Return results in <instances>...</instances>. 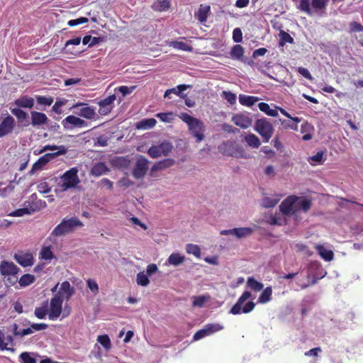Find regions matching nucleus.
<instances>
[{"mask_svg":"<svg viewBox=\"0 0 363 363\" xmlns=\"http://www.w3.org/2000/svg\"><path fill=\"white\" fill-rule=\"evenodd\" d=\"M78 169L72 167L66 171L58 179L56 191L64 192L69 189H73L80 182L78 177Z\"/></svg>","mask_w":363,"mask_h":363,"instance_id":"1","label":"nucleus"},{"mask_svg":"<svg viewBox=\"0 0 363 363\" xmlns=\"http://www.w3.org/2000/svg\"><path fill=\"white\" fill-rule=\"evenodd\" d=\"M251 297V292L249 291H245L239 297L237 302L231 308L230 313L233 315H238L241 313H248L252 311L255 308V303L252 301L246 303V304L242 308L243 303Z\"/></svg>","mask_w":363,"mask_h":363,"instance_id":"2","label":"nucleus"},{"mask_svg":"<svg viewBox=\"0 0 363 363\" xmlns=\"http://www.w3.org/2000/svg\"><path fill=\"white\" fill-rule=\"evenodd\" d=\"M83 223L77 217H72L69 219L64 218L52 230V235L62 236L74 230L76 227H81Z\"/></svg>","mask_w":363,"mask_h":363,"instance_id":"3","label":"nucleus"},{"mask_svg":"<svg viewBox=\"0 0 363 363\" xmlns=\"http://www.w3.org/2000/svg\"><path fill=\"white\" fill-rule=\"evenodd\" d=\"M254 129L263 138L264 143H268L274 133V127L267 118L257 119L255 121Z\"/></svg>","mask_w":363,"mask_h":363,"instance_id":"4","label":"nucleus"},{"mask_svg":"<svg viewBox=\"0 0 363 363\" xmlns=\"http://www.w3.org/2000/svg\"><path fill=\"white\" fill-rule=\"evenodd\" d=\"M63 296L61 291H58L50 300V308L48 309V318L50 320H57L61 315L62 311Z\"/></svg>","mask_w":363,"mask_h":363,"instance_id":"5","label":"nucleus"},{"mask_svg":"<svg viewBox=\"0 0 363 363\" xmlns=\"http://www.w3.org/2000/svg\"><path fill=\"white\" fill-rule=\"evenodd\" d=\"M60 151H57L53 153H46L44 155L41 156L32 166V168L30 171V174H33L34 172L42 169L49 162H50L54 158L62 155L67 153V147H61Z\"/></svg>","mask_w":363,"mask_h":363,"instance_id":"6","label":"nucleus"},{"mask_svg":"<svg viewBox=\"0 0 363 363\" xmlns=\"http://www.w3.org/2000/svg\"><path fill=\"white\" fill-rule=\"evenodd\" d=\"M172 145L170 143L164 141L158 145H152L147 151V154L152 158H157L161 156H167L171 152Z\"/></svg>","mask_w":363,"mask_h":363,"instance_id":"7","label":"nucleus"},{"mask_svg":"<svg viewBox=\"0 0 363 363\" xmlns=\"http://www.w3.org/2000/svg\"><path fill=\"white\" fill-rule=\"evenodd\" d=\"M149 161L144 156L140 155L136 160L132 174L134 178L141 179L145 177L148 169Z\"/></svg>","mask_w":363,"mask_h":363,"instance_id":"8","label":"nucleus"},{"mask_svg":"<svg viewBox=\"0 0 363 363\" xmlns=\"http://www.w3.org/2000/svg\"><path fill=\"white\" fill-rule=\"evenodd\" d=\"M298 200L299 198L295 195L289 196L281 203L280 211L286 216L294 213L296 211L295 205Z\"/></svg>","mask_w":363,"mask_h":363,"instance_id":"9","label":"nucleus"},{"mask_svg":"<svg viewBox=\"0 0 363 363\" xmlns=\"http://www.w3.org/2000/svg\"><path fill=\"white\" fill-rule=\"evenodd\" d=\"M188 127L191 134L196 138L197 143H200L204 139L205 127L201 121L197 119Z\"/></svg>","mask_w":363,"mask_h":363,"instance_id":"10","label":"nucleus"},{"mask_svg":"<svg viewBox=\"0 0 363 363\" xmlns=\"http://www.w3.org/2000/svg\"><path fill=\"white\" fill-rule=\"evenodd\" d=\"M116 99V95L112 94L99 101V113L101 116H106L111 113L113 108V103Z\"/></svg>","mask_w":363,"mask_h":363,"instance_id":"11","label":"nucleus"},{"mask_svg":"<svg viewBox=\"0 0 363 363\" xmlns=\"http://www.w3.org/2000/svg\"><path fill=\"white\" fill-rule=\"evenodd\" d=\"M15 125V120L11 116L8 115L3 118L0 123V138L11 134L14 130Z\"/></svg>","mask_w":363,"mask_h":363,"instance_id":"12","label":"nucleus"},{"mask_svg":"<svg viewBox=\"0 0 363 363\" xmlns=\"http://www.w3.org/2000/svg\"><path fill=\"white\" fill-rule=\"evenodd\" d=\"M253 229L250 227L235 228L230 230H221L220 234L223 235H234L237 238L241 239L252 234Z\"/></svg>","mask_w":363,"mask_h":363,"instance_id":"13","label":"nucleus"},{"mask_svg":"<svg viewBox=\"0 0 363 363\" xmlns=\"http://www.w3.org/2000/svg\"><path fill=\"white\" fill-rule=\"evenodd\" d=\"M20 269L12 262L2 261L0 264V272L3 276L16 275Z\"/></svg>","mask_w":363,"mask_h":363,"instance_id":"14","label":"nucleus"},{"mask_svg":"<svg viewBox=\"0 0 363 363\" xmlns=\"http://www.w3.org/2000/svg\"><path fill=\"white\" fill-rule=\"evenodd\" d=\"M79 106H84L80 108L79 111L77 113L79 116L84 117L86 119H94L95 118L96 112L94 108L88 106L87 104L82 102H78L72 106V108H76Z\"/></svg>","mask_w":363,"mask_h":363,"instance_id":"15","label":"nucleus"},{"mask_svg":"<svg viewBox=\"0 0 363 363\" xmlns=\"http://www.w3.org/2000/svg\"><path fill=\"white\" fill-rule=\"evenodd\" d=\"M211 14V6L208 4H201L198 10L194 13V17L201 23L206 22Z\"/></svg>","mask_w":363,"mask_h":363,"instance_id":"16","label":"nucleus"},{"mask_svg":"<svg viewBox=\"0 0 363 363\" xmlns=\"http://www.w3.org/2000/svg\"><path fill=\"white\" fill-rule=\"evenodd\" d=\"M232 121L235 125L242 128L246 129L251 126L252 119L245 114H235L232 117Z\"/></svg>","mask_w":363,"mask_h":363,"instance_id":"17","label":"nucleus"},{"mask_svg":"<svg viewBox=\"0 0 363 363\" xmlns=\"http://www.w3.org/2000/svg\"><path fill=\"white\" fill-rule=\"evenodd\" d=\"M15 260L22 267H30L34 264V258L30 253L15 254Z\"/></svg>","mask_w":363,"mask_h":363,"instance_id":"18","label":"nucleus"},{"mask_svg":"<svg viewBox=\"0 0 363 363\" xmlns=\"http://www.w3.org/2000/svg\"><path fill=\"white\" fill-rule=\"evenodd\" d=\"M31 124L33 126H40L45 125L48 123V118L47 116L41 112L35 111L30 112Z\"/></svg>","mask_w":363,"mask_h":363,"instance_id":"19","label":"nucleus"},{"mask_svg":"<svg viewBox=\"0 0 363 363\" xmlns=\"http://www.w3.org/2000/svg\"><path fill=\"white\" fill-rule=\"evenodd\" d=\"M63 126L65 128H68L67 127V124H70V125H72L75 127H86L87 126V123L81 119L80 118H78L75 116H72V115H70V116H67L62 122Z\"/></svg>","mask_w":363,"mask_h":363,"instance_id":"20","label":"nucleus"},{"mask_svg":"<svg viewBox=\"0 0 363 363\" xmlns=\"http://www.w3.org/2000/svg\"><path fill=\"white\" fill-rule=\"evenodd\" d=\"M14 104L19 108H32L34 106V99L28 96H23L15 100Z\"/></svg>","mask_w":363,"mask_h":363,"instance_id":"21","label":"nucleus"},{"mask_svg":"<svg viewBox=\"0 0 363 363\" xmlns=\"http://www.w3.org/2000/svg\"><path fill=\"white\" fill-rule=\"evenodd\" d=\"M58 291H61V294L63 297L65 296L66 301H69L74 294V289L71 286L69 281H65L61 284Z\"/></svg>","mask_w":363,"mask_h":363,"instance_id":"22","label":"nucleus"},{"mask_svg":"<svg viewBox=\"0 0 363 363\" xmlns=\"http://www.w3.org/2000/svg\"><path fill=\"white\" fill-rule=\"evenodd\" d=\"M109 171L104 162H98L95 164L91 169V174L95 177L101 176Z\"/></svg>","mask_w":363,"mask_h":363,"instance_id":"23","label":"nucleus"},{"mask_svg":"<svg viewBox=\"0 0 363 363\" xmlns=\"http://www.w3.org/2000/svg\"><path fill=\"white\" fill-rule=\"evenodd\" d=\"M272 299V288L267 286L262 290L258 298V303L264 304L269 302Z\"/></svg>","mask_w":363,"mask_h":363,"instance_id":"24","label":"nucleus"},{"mask_svg":"<svg viewBox=\"0 0 363 363\" xmlns=\"http://www.w3.org/2000/svg\"><path fill=\"white\" fill-rule=\"evenodd\" d=\"M259 101V98L254 96H248L245 94H240L239 96V102L241 105L245 106H252L257 101Z\"/></svg>","mask_w":363,"mask_h":363,"instance_id":"25","label":"nucleus"},{"mask_svg":"<svg viewBox=\"0 0 363 363\" xmlns=\"http://www.w3.org/2000/svg\"><path fill=\"white\" fill-rule=\"evenodd\" d=\"M247 286L255 292H258L263 289L264 284L258 281L253 277H250L247 278Z\"/></svg>","mask_w":363,"mask_h":363,"instance_id":"26","label":"nucleus"},{"mask_svg":"<svg viewBox=\"0 0 363 363\" xmlns=\"http://www.w3.org/2000/svg\"><path fill=\"white\" fill-rule=\"evenodd\" d=\"M316 250L320 256L325 261L330 262L334 257L333 252L330 250L325 249L323 245H317Z\"/></svg>","mask_w":363,"mask_h":363,"instance_id":"27","label":"nucleus"},{"mask_svg":"<svg viewBox=\"0 0 363 363\" xmlns=\"http://www.w3.org/2000/svg\"><path fill=\"white\" fill-rule=\"evenodd\" d=\"M244 139L247 144L252 148H258L261 145L259 138L253 133L246 135Z\"/></svg>","mask_w":363,"mask_h":363,"instance_id":"28","label":"nucleus"},{"mask_svg":"<svg viewBox=\"0 0 363 363\" xmlns=\"http://www.w3.org/2000/svg\"><path fill=\"white\" fill-rule=\"evenodd\" d=\"M48 302L44 301L41 306L37 307L35 309L34 314L39 319H43L46 315L48 314Z\"/></svg>","mask_w":363,"mask_h":363,"instance_id":"29","label":"nucleus"},{"mask_svg":"<svg viewBox=\"0 0 363 363\" xmlns=\"http://www.w3.org/2000/svg\"><path fill=\"white\" fill-rule=\"evenodd\" d=\"M329 0H311V11L315 12L324 11Z\"/></svg>","mask_w":363,"mask_h":363,"instance_id":"30","label":"nucleus"},{"mask_svg":"<svg viewBox=\"0 0 363 363\" xmlns=\"http://www.w3.org/2000/svg\"><path fill=\"white\" fill-rule=\"evenodd\" d=\"M258 107L261 111L269 116L277 117L278 116L277 110L270 108L269 105L265 102H260Z\"/></svg>","mask_w":363,"mask_h":363,"instance_id":"31","label":"nucleus"},{"mask_svg":"<svg viewBox=\"0 0 363 363\" xmlns=\"http://www.w3.org/2000/svg\"><path fill=\"white\" fill-rule=\"evenodd\" d=\"M230 155L238 158H247L249 157L245 149L238 144H235L233 151Z\"/></svg>","mask_w":363,"mask_h":363,"instance_id":"32","label":"nucleus"},{"mask_svg":"<svg viewBox=\"0 0 363 363\" xmlns=\"http://www.w3.org/2000/svg\"><path fill=\"white\" fill-rule=\"evenodd\" d=\"M35 280V276L30 274H23L18 280V284L21 287H26L33 284Z\"/></svg>","mask_w":363,"mask_h":363,"instance_id":"33","label":"nucleus"},{"mask_svg":"<svg viewBox=\"0 0 363 363\" xmlns=\"http://www.w3.org/2000/svg\"><path fill=\"white\" fill-rule=\"evenodd\" d=\"M169 6V0H157V1L152 6V8L159 11H164L167 10Z\"/></svg>","mask_w":363,"mask_h":363,"instance_id":"34","label":"nucleus"},{"mask_svg":"<svg viewBox=\"0 0 363 363\" xmlns=\"http://www.w3.org/2000/svg\"><path fill=\"white\" fill-rule=\"evenodd\" d=\"M230 54L232 58L240 60L243 56L244 48L240 45H235L232 48Z\"/></svg>","mask_w":363,"mask_h":363,"instance_id":"35","label":"nucleus"},{"mask_svg":"<svg viewBox=\"0 0 363 363\" xmlns=\"http://www.w3.org/2000/svg\"><path fill=\"white\" fill-rule=\"evenodd\" d=\"M184 261V256L181 255L179 253H172L168 258V262L174 266H178Z\"/></svg>","mask_w":363,"mask_h":363,"instance_id":"36","label":"nucleus"},{"mask_svg":"<svg viewBox=\"0 0 363 363\" xmlns=\"http://www.w3.org/2000/svg\"><path fill=\"white\" fill-rule=\"evenodd\" d=\"M294 2L298 1L299 6H298V9L306 13H307L309 16L312 15L311 9L310 6V2L309 0H292Z\"/></svg>","mask_w":363,"mask_h":363,"instance_id":"37","label":"nucleus"},{"mask_svg":"<svg viewBox=\"0 0 363 363\" xmlns=\"http://www.w3.org/2000/svg\"><path fill=\"white\" fill-rule=\"evenodd\" d=\"M295 205V208L302 209L304 212H307L311 207L312 203L311 200L302 199L298 202L297 201Z\"/></svg>","mask_w":363,"mask_h":363,"instance_id":"38","label":"nucleus"},{"mask_svg":"<svg viewBox=\"0 0 363 363\" xmlns=\"http://www.w3.org/2000/svg\"><path fill=\"white\" fill-rule=\"evenodd\" d=\"M186 251L189 255H194L196 258L201 257V249L199 245L194 244H187Z\"/></svg>","mask_w":363,"mask_h":363,"instance_id":"39","label":"nucleus"},{"mask_svg":"<svg viewBox=\"0 0 363 363\" xmlns=\"http://www.w3.org/2000/svg\"><path fill=\"white\" fill-rule=\"evenodd\" d=\"M203 327L206 330L208 335H211L223 329V326L219 323H208L205 325Z\"/></svg>","mask_w":363,"mask_h":363,"instance_id":"40","label":"nucleus"},{"mask_svg":"<svg viewBox=\"0 0 363 363\" xmlns=\"http://www.w3.org/2000/svg\"><path fill=\"white\" fill-rule=\"evenodd\" d=\"M97 341L105 348L106 350H109L111 347V343L108 335H102L97 337Z\"/></svg>","mask_w":363,"mask_h":363,"instance_id":"41","label":"nucleus"},{"mask_svg":"<svg viewBox=\"0 0 363 363\" xmlns=\"http://www.w3.org/2000/svg\"><path fill=\"white\" fill-rule=\"evenodd\" d=\"M156 117L162 122L172 123L174 119V114L172 112L159 113Z\"/></svg>","mask_w":363,"mask_h":363,"instance_id":"42","label":"nucleus"},{"mask_svg":"<svg viewBox=\"0 0 363 363\" xmlns=\"http://www.w3.org/2000/svg\"><path fill=\"white\" fill-rule=\"evenodd\" d=\"M40 255V258L45 260H51L54 257L53 252L50 246L43 247Z\"/></svg>","mask_w":363,"mask_h":363,"instance_id":"43","label":"nucleus"},{"mask_svg":"<svg viewBox=\"0 0 363 363\" xmlns=\"http://www.w3.org/2000/svg\"><path fill=\"white\" fill-rule=\"evenodd\" d=\"M136 281L138 285L146 286L149 284L150 279H148L147 274H145L143 272H141L137 274Z\"/></svg>","mask_w":363,"mask_h":363,"instance_id":"44","label":"nucleus"},{"mask_svg":"<svg viewBox=\"0 0 363 363\" xmlns=\"http://www.w3.org/2000/svg\"><path fill=\"white\" fill-rule=\"evenodd\" d=\"M279 35L281 37V39L279 41L280 46H284L286 43H289L291 44L294 43V38L288 33H286L285 31H281Z\"/></svg>","mask_w":363,"mask_h":363,"instance_id":"45","label":"nucleus"},{"mask_svg":"<svg viewBox=\"0 0 363 363\" xmlns=\"http://www.w3.org/2000/svg\"><path fill=\"white\" fill-rule=\"evenodd\" d=\"M157 123V121L155 118H147L143 120L140 122L138 125V128H153Z\"/></svg>","mask_w":363,"mask_h":363,"instance_id":"46","label":"nucleus"},{"mask_svg":"<svg viewBox=\"0 0 363 363\" xmlns=\"http://www.w3.org/2000/svg\"><path fill=\"white\" fill-rule=\"evenodd\" d=\"M11 111L20 121L26 119L28 116L26 111L18 108H11Z\"/></svg>","mask_w":363,"mask_h":363,"instance_id":"47","label":"nucleus"},{"mask_svg":"<svg viewBox=\"0 0 363 363\" xmlns=\"http://www.w3.org/2000/svg\"><path fill=\"white\" fill-rule=\"evenodd\" d=\"M67 99H57L52 107V111L57 114H61L62 111L61 107L66 104Z\"/></svg>","mask_w":363,"mask_h":363,"instance_id":"48","label":"nucleus"},{"mask_svg":"<svg viewBox=\"0 0 363 363\" xmlns=\"http://www.w3.org/2000/svg\"><path fill=\"white\" fill-rule=\"evenodd\" d=\"M221 96H223L231 105H233L236 102V95L231 91H223Z\"/></svg>","mask_w":363,"mask_h":363,"instance_id":"49","label":"nucleus"},{"mask_svg":"<svg viewBox=\"0 0 363 363\" xmlns=\"http://www.w3.org/2000/svg\"><path fill=\"white\" fill-rule=\"evenodd\" d=\"M36 101L39 104L50 106L53 103V98L51 96H36Z\"/></svg>","mask_w":363,"mask_h":363,"instance_id":"50","label":"nucleus"},{"mask_svg":"<svg viewBox=\"0 0 363 363\" xmlns=\"http://www.w3.org/2000/svg\"><path fill=\"white\" fill-rule=\"evenodd\" d=\"M170 45L174 48L182 50L184 51H189L191 50L190 46H189L187 44L183 42L172 41L171 42Z\"/></svg>","mask_w":363,"mask_h":363,"instance_id":"51","label":"nucleus"},{"mask_svg":"<svg viewBox=\"0 0 363 363\" xmlns=\"http://www.w3.org/2000/svg\"><path fill=\"white\" fill-rule=\"evenodd\" d=\"M279 201V199L266 197L263 199L262 206L264 208H272L277 204Z\"/></svg>","mask_w":363,"mask_h":363,"instance_id":"52","label":"nucleus"},{"mask_svg":"<svg viewBox=\"0 0 363 363\" xmlns=\"http://www.w3.org/2000/svg\"><path fill=\"white\" fill-rule=\"evenodd\" d=\"M17 328H18L17 325L14 324V335L16 336L23 337L25 335H30V334L33 333V332L30 328H28L23 329L21 330H17Z\"/></svg>","mask_w":363,"mask_h":363,"instance_id":"53","label":"nucleus"},{"mask_svg":"<svg viewBox=\"0 0 363 363\" xmlns=\"http://www.w3.org/2000/svg\"><path fill=\"white\" fill-rule=\"evenodd\" d=\"M87 286L91 290V291L94 294H97L99 293V286L96 281L94 279H89L86 281Z\"/></svg>","mask_w":363,"mask_h":363,"instance_id":"54","label":"nucleus"},{"mask_svg":"<svg viewBox=\"0 0 363 363\" xmlns=\"http://www.w3.org/2000/svg\"><path fill=\"white\" fill-rule=\"evenodd\" d=\"M113 162L116 166L120 167H126L130 164V160L123 157H117Z\"/></svg>","mask_w":363,"mask_h":363,"instance_id":"55","label":"nucleus"},{"mask_svg":"<svg viewBox=\"0 0 363 363\" xmlns=\"http://www.w3.org/2000/svg\"><path fill=\"white\" fill-rule=\"evenodd\" d=\"M279 121L282 126L286 129H291L296 130L298 129L297 123H292L290 121H286L284 119H279Z\"/></svg>","mask_w":363,"mask_h":363,"instance_id":"56","label":"nucleus"},{"mask_svg":"<svg viewBox=\"0 0 363 363\" xmlns=\"http://www.w3.org/2000/svg\"><path fill=\"white\" fill-rule=\"evenodd\" d=\"M233 40L235 43H240L242 40V33L240 28H235L233 31Z\"/></svg>","mask_w":363,"mask_h":363,"instance_id":"57","label":"nucleus"},{"mask_svg":"<svg viewBox=\"0 0 363 363\" xmlns=\"http://www.w3.org/2000/svg\"><path fill=\"white\" fill-rule=\"evenodd\" d=\"M89 21L88 18L86 17H81L77 19L70 20L68 21L67 25L70 27H73L82 23H85Z\"/></svg>","mask_w":363,"mask_h":363,"instance_id":"58","label":"nucleus"},{"mask_svg":"<svg viewBox=\"0 0 363 363\" xmlns=\"http://www.w3.org/2000/svg\"><path fill=\"white\" fill-rule=\"evenodd\" d=\"M20 357L22 363H36L35 359L31 357L28 352H23Z\"/></svg>","mask_w":363,"mask_h":363,"instance_id":"59","label":"nucleus"},{"mask_svg":"<svg viewBox=\"0 0 363 363\" xmlns=\"http://www.w3.org/2000/svg\"><path fill=\"white\" fill-rule=\"evenodd\" d=\"M180 118L186 123L188 126L190 125L192 123H194L198 118H194L187 113H182L180 116Z\"/></svg>","mask_w":363,"mask_h":363,"instance_id":"60","label":"nucleus"},{"mask_svg":"<svg viewBox=\"0 0 363 363\" xmlns=\"http://www.w3.org/2000/svg\"><path fill=\"white\" fill-rule=\"evenodd\" d=\"M206 336H208L206 330L203 327L201 330H198L193 337L194 340H199L203 338Z\"/></svg>","mask_w":363,"mask_h":363,"instance_id":"61","label":"nucleus"},{"mask_svg":"<svg viewBox=\"0 0 363 363\" xmlns=\"http://www.w3.org/2000/svg\"><path fill=\"white\" fill-rule=\"evenodd\" d=\"M350 28L351 32H363V26L356 21L350 23Z\"/></svg>","mask_w":363,"mask_h":363,"instance_id":"62","label":"nucleus"},{"mask_svg":"<svg viewBox=\"0 0 363 363\" xmlns=\"http://www.w3.org/2000/svg\"><path fill=\"white\" fill-rule=\"evenodd\" d=\"M297 72L301 74L303 77H304L306 79L312 80L313 77L311 74L310 72L305 67H299L297 68Z\"/></svg>","mask_w":363,"mask_h":363,"instance_id":"63","label":"nucleus"},{"mask_svg":"<svg viewBox=\"0 0 363 363\" xmlns=\"http://www.w3.org/2000/svg\"><path fill=\"white\" fill-rule=\"evenodd\" d=\"M169 165V163L167 160L159 162L152 166V171L161 170L163 168L168 167Z\"/></svg>","mask_w":363,"mask_h":363,"instance_id":"64","label":"nucleus"}]
</instances>
